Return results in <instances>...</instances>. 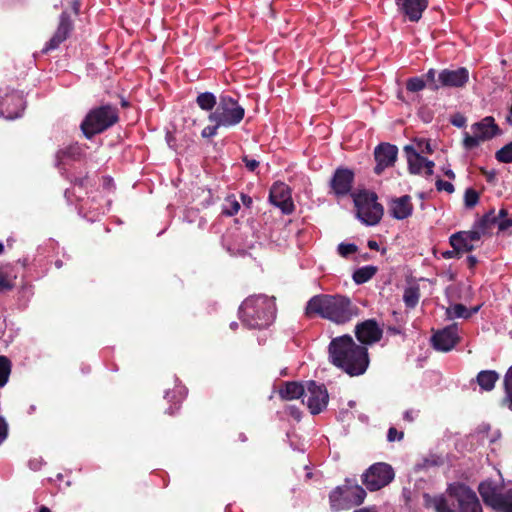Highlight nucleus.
<instances>
[{"instance_id": "f257e3e1", "label": "nucleus", "mask_w": 512, "mask_h": 512, "mask_svg": "<svg viewBox=\"0 0 512 512\" xmlns=\"http://www.w3.org/2000/svg\"><path fill=\"white\" fill-rule=\"evenodd\" d=\"M329 358L335 366L351 376L363 374L369 365L367 349L356 344L350 335L332 339Z\"/></svg>"}, {"instance_id": "f03ea898", "label": "nucleus", "mask_w": 512, "mask_h": 512, "mask_svg": "<svg viewBox=\"0 0 512 512\" xmlns=\"http://www.w3.org/2000/svg\"><path fill=\"white\" fill-rule=\"evenodd\" d=\"M358 307L341 295H316L306 306V315H319L336 324H345L358 315Z\"/></svg>"}, {"instance_id": "7ed1b4c3", "label": "nucleus", "mask_w": 512, "mask_h": 512, "mask_svg": "<svg viewBox=\"0 0 512 512\" xmlns=\"http://www.w3.org/2000/svg\"><path fill=\"white\" fill-rule=\"evenodd\" d=\"M240 318L245 326L261 329L269 326L276 314L273 297L265 295L250 296L240 306Z\"/></svg>"}, {"instance_id": "20e7f679", "label": "nucleus", "mask_w": 512, "mask_h": 512, "mask_svg": "<svg viewBox=\"0 0 512 512\" xmlns=\"http://www.w3.org/2000/svg\"><path fill=\"white\" fill-rule=\"evenodd\" d=\"M117 121V109L110 105H104L87 114L81 123V129L87 138H91L93 135L105 131Z\"/></svg>"}, {"instance_id": "39448f33", "label": "nucleus", "mask_w": 512, "mask_h": 512, "mask_svg": "<svg viewBox=\"0 0 512 512\" xmlns=\"http://www.w3.org/2000/svg\"><path fill=\"white\" fill-rule=\"evenodd\" d=\"M245 115L244 108L230 96L222 95L216 109L208 116L210 122L222 127H233L239 124Z\"/></svg>"}, {"instance_id": "423d86ee", "label": "nucleus", "mask_w": 512, "mask_h": 512, "mask_svg": "<svg viewBox=\"0 0 512 512\" xmlns=\"http://www.w3.org/2000/svg\"><path fill=\"white\" fill-rule=\"evenodd\" d=\"M376 200V194L367 191L360 192L354 197L357 217L366 225L377 224L383 215V207Z\"/></svg>"}, {"instance_id": "0eeeda50", "label": "nucleus", "mask_w": 512, "mask_h": 512, "mask_svg": "<svg viewBox=\"0 0 512 512\" xmlns=\"http://www.w3.org/2000/svg\"><path fill=\"white\" fill-rule=\"evenodd\" d=\"M394 478L389 464L375 463L363 474V483L370 491H376L388 485Z\"/></svg>"}, {"instance_id": "6e6552de", "label": "nucleus", "mask_w": 512, "mask_h": 512, "mask_svg": "<svg viewBox=\"0 0 512 512\" xmlns=\"http://www.w3.org/2000/svg\"><path fill=\"white\" fill-rule=\"evenodd\" d=\"M448 493L457 501L459 512H482L476 493L469 487L459 483L451 484Z\"/></svg>"}, {"instance_id": "1a4fd4ad", "label": "nucleus", "mask_w": 512, "mask_h": 512, "mask_svg": "<svg viewBox=\"0 0 512 512\" xmlns=\"http://www.w3.org/2000/svg\"><path fill=\"white\" fill-rule=\"evenodd\" d=\"M328 400L329 395L324 385L317 384L314 381H308L306 383L303 403H306L312 414H319L322 412L326 408Z\"/></svg>"}, {"instance_id": "9d476101", "label": "nucleus", "mask_w": 512, "mask_h": 512, "mask_svg": "<svg viewBox=\"0 0 512 512\" xmlns=\"http://www.w3.org/2000/svg\"><path fill=\"white\" fill-rule=\"evenodd\" d=\"M459 340L458 325L456 323L436 332L432 337L434 348L442 352L452 350Z\"/></svg>"}, {"instance_id": "9b49d317", "label": "nucleus", "mask_w": 512, "mask_h": 512, "mask_svg": "<svg viewBox=\"0 0 512 512\" xmlns=\"http://www.w3.org/2000/svg\"><path fill=\"white\" fill-rule=\"evenodd\" d=\"M404 152L407 157L410 173L420 174L424 170L427 176L433 174L434 162L427 160L421 154H419V151H416L414 145H406L404 147Z\"/></svg>"}, {"instance_id": "f8f14e48", "label": "nucleus", "mask_w": 512, "mask_h": 512, "mask_svg": "<svg viewBox=\"0 0 512 512\" xmlns=\"http://www.w3.org/2000/svg\"><path fill=\"white\" fill-rule=\"evenodd\" d=\"M398 149L395 145L389 143H382L374 150V157L376 166L374 171L376 174H381L386 168L394 165L397 159Z\"/></svg>"}, {"instance_id": "ddd939ff", "label": "nucleus", "mask_w": 512, "mask_h": 512, "mask_svg": "<svg viewBox=\"0 0 512 512\" xmlns=\"http://www.w3.org/2000/svg\"><path fill=\"white\" fill-rule=\"evenodd\" d=\"M25 108V101L22 95L13 91L0 99V114L6 119H15L19 117Z\"/></svg>"}, {"instance_id": "4468645a", "label": "nucleus", "mask_w": 512, "mask_h": 512, "mask_svg": "<svg viewBox=\"0 0 512 512\" xmlns=\"http://www.w3.org/2000/svg\"><path fill=\"white\" fill-rule=\"evenodd\" d=\"M270 202L281 209L285 214L293 211V202L288 186L282 182L275 183L270 189Z\"/></svg>"}, {"instance_id": "2eb2a0df", "label": "nucleus", "mask_w": 512, "mask_h": 512, "mask_svg": "<svg viewBox=\"0 0 512 512\" xmlns=\"http://www.w3.org/2000/svg\"><path fill=\"white\" fill-rule=\"evenodd\" d=\"M429 0H395L397 10L411 22H418L428 7Z\"/></svg>"}, {"instance_id": "dca6fc26", "label": "nucleus", "mask_w": 512, "mask_h": 512, "mask_svg": "<svg viewBox=\"0 0 512 512\" xmlns=\"http://www.w3.org/2000/svg\"><path fill=\"white\" fill-rule=\"evenodd\" d=\"M382 333V329L373 319L359 323L355 327L356 337L362 344H373L378 342L382 337Z\"/></svg>"}, {"instance_id": "f3484780", "label": "nucleus", "mask_w": 512, "mask_h": 512, "mask_svg": "<svg viewBox=\"0 0 512 512\" xmlns=\"http://www.w3.org/2000/svg\"><path fill=\"white\" fill-rule=\"evenodd\" d=\"M469 79V72L461 67L456 70L443 69L439 72V82L442 87L459 88L463 87Z\"/></svg>"}, {"instance_id": "a211bd4d", "label": "nucleus", "mask_w": 512, "mask_h": 512, "mask_svg": "<svg viewBox=\"0 0 512 512\" xmlns=\"http://www.w3.org/2000/svg\"><path fill=\"white\" fill-rule=\"evenodd\" d=\"M354 174L349 169H337L331 180V188L336 195H346L352 187Z\"/></svg>"}, {"instance_id": "6ab92c4d", "label": "nucleus", "mask_w": 512, "mask_h": 512, "mask_svg": "<svg viewBox=\"0 0 512 512\" xmlns=\"http://www.w3.org/2000/svg\"><path fill=\"white\" fill-rule=\"evenodd\" d=\"M390 214L398 220H403L412 215L413 204L409 195H404L391 200L389 205Z\"/></svg>"}, {"instance_id": "aec40b11", "label": "nucleus", "mask_w": 512, "mask_h": 512, "mask_svg": "<svg viewBox=\"0 0 512 512\" xmlns=\"http://www.w3.org/2000/svg\"><path fill=\"white\" fill-rule=\"evenodd\" d=\"M478 490L484 503L493 509L496 508L504 494V491L491 481L482 482Z\"/></svg>"}, {"instance_id": "412c9836", "label": "nucleus", "mask_w": 512, "mask_h": 512, "mask_svg": "<svg viewBox=\"0 0 512 512\" xmlns=\"http://www.w3.org/2000/svg\"><path fill=\"white\" fill-rule=\"evenodd\" d=\"M71 29H72V23L69 18V15L67 13H62L60 16V22H59L58 28H57L55 34L53 35V37L47 43L45 50L47 51V50L57 48L63 41L66 40Z\"/></svg>"}, {"instance_id": "4be33fe9", "label": "nucleus", "mask_w": 512, "mask_h": 512, "mask_svg": "<svg viewBox=\"0 0 512 512\" xmlns=\"http://www.w3.org/2000/svg\"><path fill=\"white\" fill-rule=\"evenodd\" d=\"M472 133L478 135L482 141H486L494 137L498 132L499 128L495 124L492 117H485L480 122L475 123L471 127Z\"/></svg>"}, {"instance_id": "5701e85b", "label": "nucleus", "mask_w": 512, "mask_h": 512, "mask_svg": "<svg viewBox=\"0 0 512 512\" xmlns=\"http://www.w3.org/2000/svg\"><path fill=\"white\" fill-rule=\"evenodd\" d=\"M425 506L432 508L435 512H456L448 503L444 496L431 497L427 494L424 495Z\"/></svg>"}, {"instance_id": "b1692460", "label": "nucleus", "mask_w": 512, "mask_h": 512, "mask_svg": "<svg viewBox=\"0 0 512 512\" xmlns=\"http://www.w3.org/2000/svg\"><path fill=\"white\" fill-rule=\"evenodd\" d=\"M305 391L306 385L303 386L297 382H288L285 387L280 390V395L283 399L292 400L301 396L304 398Z\"/></svg>"}, {"instance_id": "393cba45", "label": "nucleus", "mask_w": 512, "mask_h": 512, "mask_svg": "<svg viewBox=\"0 0 512 512\" xmlns=\"http://www.w3.org/2000/svg\"><path fill=\"white\" fill-rule=\"evenodd\" d=\"M506 217V210L501 209L498 214L492 209L487 212L478 222V227L483 231L489 230L493 225H498L499 218Z\"/></svg>"}, {"instance_id": "a878e982", "label": "nucleus", "mask_w": 512, "mask_h": 512, "mask_svg": "<svg viewBox=\"0 0 512 512\" xmlns=\"http://www.w3.org/2000/svg\"><path fill=\"white\" fill-rule=\"evenodd\" d=\"M479 310V306H476L472 308L471 310H468L466 306L463 304H455L446 310V315L449 319L454 318H464L467 319L471 317L473 314L477 313Z\"/></svg>"}, {"instance_id": "bb28decb", "label": "nucleus", "mask_w": 512, "mask_h": 512, "mask_svg": "<svg viewBox=\"0 0 512 512\" xmlns=\"http://www.w3.org/2000/svg\"><path fill=\"white\" fill-rule=\"evenodd\" d=\"M343 490L345 493V500L349 502L348 505L350 507L360 505L366 497L365 490L358 485L351 488H345Z\"/></svg>"}, {"instance_id": "cd10ccee", "label": "nucleus", "mask_w": 512, "mask_h": 512, "mask_svg": "<svg viewBox=\"0 0 512 512\" xmlns=\"http://www.w3.org/2000/svg\"><path fill=\"white\" fill-rule=\"evenodd\" d=\"M498 378L499 375L495 371L484 370L478 374L477 382L482 389L490 391L494 388Z\"/></svg>"}, {"instance_id": "c85d7f7f", "label": "nucleus", "mask_w": 512, "mask_h": 512, "mask_svg": "<svg viewBox=\"0 0 512 512\" xmlns=\"http://www.w3.org/2000/svg\"><path fill=\"white\" fill-rule=\"evenodd\" d=\"M450 244L459 254L470 252L474 249V245L461 232H457L450 237Z\"/></svg>"}, {"instance_id": "c756f323", "label": "nucleus", "mask_w": 512, "mask_h": 512, "mask_svg": "<svg viewBox=\"0 0 512 512\" xmlns=\"http://www.w3.org/2000/svg\"><path fill=\"white\" fill-rule=\"evenodd\" d=\"M347 502L345 500V493L344 490L340 487L336 488L331 494H330V503L333 510H342V509H349L350 506L347 505Z\"/></svg>"}, {"instance_id": "7c9ffc66", "label": "nucleus", "mask_w": 512, "mask_h": 512, "mask_svg": "<svg viewBox=\"0 0 512 512\" xmlns=\"http://www.w3.org/2000/svg\"><path fill=\"white\" fill-rule=\"evenodd\" d=\"M377 272L375 266H364L357 269L353 274V280L357 284H363L369 281Z\"/></svg>"}, {"instance_id": "2f4dec72", "label": "nucleus", "mask_w": 512, "mask_h": 512, "mask_svg": "<svg viewBox=\"0 0 512 512\" xmlns=\"http://www.w3.org/2000/svg\"><path fill=\"white\" fill-rule=\"evenodd\" d=\"M196 102L205 111H211L218 104L215 95L210 92L200 93L197 96Z\"/></svg>"}, {"instance_id": "473e14b6", "label": "nucleus", "mask_w": 512, "mask_h": 512, "mask_svg": "<svg viewBox=\"0 0 512 512\" xmlns=\"http://www.w3.org/2000/svg\"><path fill=\"white\" fill-rule=\"evenodd\" d=\"M419 298L420 292L418 287L411 286L405 289L403 300L407 307L414 308L418 304Z\"/></svg>"}, {"instance_id": "72a5a7b5", "label": "nucleus", "mask_w": 512, "mask_h": 512, "mask_svg": "<svg viewBox=\"0 0 512 512\" xmlns=\"http://www.w3.org/2000/svg\"><path fill=\"white\" fill-rule=\"evenodd\" d=\"M11 373V362L5 356H0V388L4 387Z\"/></svg>"}, {"instance_id": "f704fd0d", "label": "nucleus", "mask_w": 512, "mask_h": 512, "mask_svg": "<svg viewBox=\"0 0 512 512\" xmlns=\"http://www.w3.org/2000/svg\"><path fill=\"white\" fill-rule=\"evenodd\" d=\"M494 510L496 512H512V489L504 491L501 500Z\"/></svg>"}, {"instance_id": "c9c22d12", "label": "nucleus", "mask_w": 512, "mask_h": 512, "mask_svg": "<svg viewBox=\"0 0 512 512\" xmlns=\"http://www.w3.org/2000/svg\"><path fill=\"white\" fill-rule=\"evenodd\" d=\"M496 159L503 163L512 162V141L497 151Z\"/></svg>"}, {"instance_id": "e433bc0d", "label": "nucleus", "mask_w": 512, "mask_h": 512, "mask_svg": "<svg viewBox=\"0 0 512 512\" xmlns=\"http://www.w3.org/2000/svg\"><path fill=\"white\" fill-rule=\"evenodd\" d=\"M426 86L425 81L420 77H413L408 79L406 88L410 92H418L424 89Z\"/></svg>"}, {"instance_id": "4c0bfd02", "label": "nucleus", "mask_w": 512, "mask_h": 512, "mask_svg": "<svg viewBox=\"0 0 512 512\" xmlns=\"http://www.w3.org/2000/svg\"><path fill=\"white\" fill-rule=\"evenodd\" d=\"M479 201V194L476 190L468 188L465 191L464 202L467 208L474 207Z\"/></svg>"}, {"instance_id": "58836bf2", "label": "nucleus", "mask_w": 512, "mask_h": 512, "mask_svg": "<svg viewBox=\"0 0 512 512\" xmlns=\"http://www.w3.org/2000/svg\"><path fill=\"white\" fill-rule=\"evenodd\" d=\"M506 400L509 401V408L512 410V366L508 369L505 379Z\"/></svg>"}, {"instance_id": "ea45409f", "label": "nucleus", "mask_w": 512, "mask_h": 512, "mask_svg": "<svg viewBox=\"0 0 512 512\" xmlns=\"http://www.w3.org/2000/svg\"><path fill=\"white\" fill-rule=\"evenodd\" d=\"M436 74H437L436 70L429 69L425 75L427 83H428V87L433 91H436L440 87H442L441 83L439 82V77L436 79Z\"/></svg>"}, {"instance_id": "a19ab883", "label": "nucleus", "mask_w": 512, "mask_h": 512, "mask_svg": "<svg viewBox=\"0 0 512 512\" xmlns=\"http://www.w3.org/2000/svg\"><path fill=\"white\" fill-rule=\"evenodd\" d=\"M482 142L481 138L478 137V135H468L466 134L463 145L466 149L471 150L479 146V144Z\"/></svg>"}, {"instance_id": "79ce46f5", "label": "nucleus", "mask_w": 512, "mask_h": 512, "mask_svg": "<svg viewBox=\"0 0 512 512\" xmlns=\"http://www.w3.org/2000/svg\"><path fill=\"white\" fill-rule=\"evenodd\" d=\"M414 148L416 149V151H419V154H431L433 152L430 143L425 139L415 140Z\"/></svg>"}, {"instance_id": "37998d69", "label": "nucleus", "mask_w": 512, "mask_h": 512, "mask_svg": "<svg viewBox=\"0 0 512 512\" xmlns=\"http://www.w3.org/2000/svg\"><path fill=\"white\" fill-rule=\"evenodd\" d=\"M477 230H473V231H461V233L464 235V237L471 243L473 244V242L475 241H478L480 240L481 236L486 232V231H483L482 229H480L478 226H477Z\"/></svg>"}, {"instance_id": "c03bdc74", "label": "nucleus", "mask_w": 512, "mask_h": 512, "mask_svg": "<svg viewBox=\"0 0 512 512\" xmlns=\"http://www.w3.org/2000/svg\"><path fill=\"white\" fill-rule=\"evenodd\" d=\"M337 250L342 257H347L357 251V246L355 244L340 243Z\"/></svg>"}, {"instance_id": "a18cd8bd", "label": "nucleus", "mask_w": 512, "mask_h": 512, "mask_svg": "<svg viewBox=\"0 0 512 512\" xmlns=\"http://www.w3.org/2000/svg\"><path fill=\"white\" fill-rule=\"evenodd\" d=\"M221 126H218L217 123H214V125H210V126H206L202 132H201V136L203 138H210V137H213L217 134V131H218V128H220Z\"/></svg>"}, {"instance_id": "49530a36", "label": "nucleus", "mask_w": 512, "mask_h": 512, "mask_svg": "<svg viewBox=\"0 0 512 512\" xmlns=\"http://www.w3.org/2000/svg\"><path fill=\"white\" fill-rule=\"evenodd\" d=\"M436 188L438 191H446L448 193H452L454 192V186L452 183L450 182H447V181H443L441 179L437 180L436 181Z\"/></svg>"}, {"instance_id": "de8ad7c7", "label": "nucleus", "mask_w": 512, "mask_h": 512, "mask_svg": "<svg viewBox=\"0 0 512 512\" xmlns=\"http://www.w3.org/2000/svg\"><path fill=\"white\" fill-rule=\"evenodd\" d=\"M497 226H498L499 230H501V231L507 230L510 227H512V218L508 217V213L507 212H506V217L499 218Z\"/></svg>"}, {"instance_id": "09e8293b", "label": "nucleus", "mask_w": 512, "mask_h": 512, "mask_svg": "<svg viewBox=\"0 0 512 512\" xmlns=\"http://www.w3.org/2000/svg\"><path fill=\"white\" fill-rule=\"evenodd\" d=\"M12 287V283L7 279V277L3 273L0 272V292L11 290Z\"/></svg>"}, {"instance_id": "8fccbe9b", "label": "nucleus", "mask_w": 512, "mask_h": 512, "mask_svg": "<svg viewBox=\"0 0 512 512\" xmlns=\"http://www.w3.org/2000/svg\"><path fill=\"white\" fill-rule=\"evenodd\" d=\"M387 438L390 442L401 440L403 438V432H398L395 428L391 427L388 430Z\"/></svg>"}, {"instance_id": "3c124183", "label": "nucleus", "mask_w": 512, "mask_h": 512, "mask_svg": "<svg viewBox=\"0 0 512 512\" xmlns=\"http://www.w3.org/2000/svg\"><path fill=\"white\" fill-rule=\"evenodd\" d=\"M8 425L4 418L0 417V444L7 438Z\"/></svg>"}, {"instance_id": "603ef678", "label": "nucleus", "mask_w": 512, "mask_h": 512, "mask_svg": "<svg viewBox=\"0 0 512 512\" xmlns=\"http://www.w3.org/2000/svg\"><path fill=\"white\" fill-rule=\"evenodd\" d=\"M243 162L250 171H254L259 165L258 161L254 159H249L247 156L243 157Z\"/></svg>"}, {"instance_id": "864d4df0", "label": "nucleus", "mask_w": 512, "mask_h": 512, "mask_svg": "<svg viewBox=\"0 0 512 512\" xmlns=\"http://www.w3.org/2000/svg\"><path fill=\"white\" fill-rule=\"evenodd\" d=\"M418 416V411L414 409H410L404 412L403 418L408 422H413Z\"/></svg>"}, {"instance_id": "5fc2aeb1", "label": "nucleus", "mask_w": 512, "mask_h": 512, "mask_svg": "<svg viewBox=\"0 0 512 512\" xmlns=\"http://www.w3.org/2000/svg\"><path fill=\"white\" fill-rule=\"evenodd\" d=\"M452 124L456 127H463L465 124V118L461 115H458L452 119Z\"/></svg>"}, {"instance_id": "6e6d98bb", "label": "nucleus", "mask_w": 512, "mask_h": 512, "mask_svg": "<svg viewBox=\"0 0 512 512\" xmlns=\"http://www.w3.org/2000/svg\"><path fill=\"white\" fill-rule=\"evenodd\" d=\"M288 411L292 417H294L297 420L300 419L301 413L296 407L290 406L288 407Z\"/></svg>"}, {"instance_id": "4d7b16f0", "label": "nucleus", "mask_w": 512, "mask_h": 512, "mask_svg": "<svg viewBox=\"0 0 512 512\" xmlns=\"http://www.w3.org/2000/svg\"><path fill=\"white\" fill-rule=\"evenodd\" d=\"M239 209H240V205L238 202L235 201L232 203L231 209L227 211V214L230 216L234 215L238 212Z\"/></svg>"}, {"instance_id": "13d9d810", "label": "nucleus", "mask_w": 512, "mask_h": 512, "mask_svg": "<svg viewBox=\"0 0 512 512\" xmlns=\"http://www.w3.org/2000/svg\"><path fill=\"white\" fill-rule=\"evenodd\" d=\"M458 255H460V254L454 248L452 251H446L443 253V257L446 259H450V258H453Z\"/></svg>"}, {"instance_id": "bf43d9fd", "label": "nucleus", "mask_w": 512, "mask_h": 512, "mask_svg": "<svg viewBox=\"0 0 512 512\" xmlns=\"http://www.w3.org/2000/svg\"><path fill=\"white\" fill-rule=\"evenodd\" d=\"M368 247L372 250H378L379 249V245L376 241L374 240H369L368 241Z\"/></svg>"}, {"instance_id": "052dcab7", "label": "nucleus", "mask_w": 512, "mask_h": 512, "mask_svg": "<svg viewBox=\"0 0 512 512\" xmlns=\"http://www.w3.org/2000/svg\"><path fill=\"white\" fill-rule=\"evenodd\" d=\"M445 175L449 178V179H454L455 178V174L452 170H447L445 171Z\"/></svg>"}, {"instance_id": "680f3d73", "label": "nucleus", "mask_w": 512, "mask_h": 512, "mask_svg": "<svg viewBox=\"0 0 512 512\" xmlns=\"http://www.w3.org/2000/svg\"><path fill=\"white\" fill-rule=\"evenodd\" d=\"M468 261H469V264H470L471 267L474 266L476 264V262H477V260H476V258L474 256H469L468 257Z\"/></svg>"}, {"instance_id": "e2e57ef3", "label": "nucleus", "mask_w": 512, "mask_h": 512, "mask_svg": "<svg viewBox=\"0 0 512 512\" xmlns=\"http://www.w3.org/2000/svg\"><path fill=\"white\" fill-rule=\"evenodd\" d=\"M243 203L248 205L252 202L251 198L248 196H242Z\"/></svg>"}, {"instance_id": "0e129e2a", "label": "nucleus", "mask_w": 512, "mask_h": 512, "mask_svg": "<svg viewBox=\"0 0 512 512\" xmlns=\"http://www.w3.org/2000/svg\"><path fill=\"white\" fill-rule=\"evenodd\" d=\"M38 512H51V510L46 506H41Z\"/></svg>"}, {"instance_id": "69168bd1", "label": "nucleus", "mask_w": 512, "mask_h": 512, "mask_svg": "<svg viewBox=\"0 0 512 512\" xmlns=\"http://www.w3.org/2000/svg\"><path fill=\"white\" fill-rule=\"evenodd\" d=\"M355 512H372L368 509H360V510H356Z\"/></svg>"}, {"instance_id": "338daca9", "label": "nucleus", "mask_w": 512, "mask_h": 512, "mask_svg": "<svg viewBox=\"0 0 512 512\" xmlns=\"http://www.w3.org/2000/svg\"><path fill=\"white\" fill-rule=\"evenodd\" d=\"M237 325L238 324L236 322H232L230 326H231L232 329H235L237 327Z\"/></svg>"}, {"instance_id": "774afa93", "label": "nucleus", "mask_w": 512, "mask_h": 512, "mask_svg": "<svg viewBox=\"0 0 512 512\" xmlns=\"http://www.w3.org/2000/svg\"><path fill=\"white\" fill-rule=\"evenodd\" d=\"M3 250H4V246H3V244L0 242V254L3 252Z\"/></svg>"}]
</instances>
